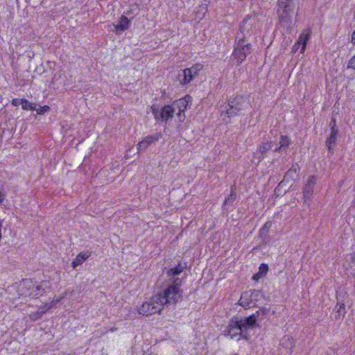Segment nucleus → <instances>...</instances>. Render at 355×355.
I'll return each mask as SVG.
<instances>
[{
    "instance_id": "nucleus-8",
    "label": "nucleus",
    "mask_w": 355,
    "mask_h": 355,
    "mask_svg": "<svg viewBox=\"0 0 355 355\" xmlns=\"http://www.w3.org/2000/svg\"><path fill=\"white\" fill-rule=\"evenodd\" d=\"M202 69L203 65L202 64H193L191 67L182 70L178 74V80L182 85H187L199 76V73Z\"/></svg>"
},
{
    "instance_id": "nucleus-34",
    "label": "nucleus",
    "mask_w": 355,
    "mask_h": 355,
    "mask_svg": "<svg viewBox=\"0 0 355 355\" xmlns=\"http://www.w3.org/2000/svg\"><path fill=\"white\" fill-rule=\"evenodd\" d=\"M284 182H285L284 180H282L279 183V184L275 189V193H279L280 192L281 188L284 185Z\"/></svg>"
},
{
    "instance_id": "nucleus-37",
    "label": "nucleus",
    "mask_w": 355,
    "mask_h": 355,
    "mask_svg": "<svg viewBox=\"0 0 355 355\" xmlns=\"http://www.w3.org/2000/svg\"><path fill=\"white\" fill-rule=\"evenodd\" d=\"M351 42L353 44H355V30L353 31L352 34Z\"/></svg>"
},
{
    "instance_id": "nucleus-4",
    "label": "nucleus",
    "mask_w": 355,
    "mask_h": 355,
    "mask_svg": "<svg viewBox=\"0 0 355 355\" xmlns=\"http://www.w3.org/2000/svg\"><path fill=\"white\" fill-rule=\"evenodd\" d=\"M250 103L248 97L238 95L232 97L228 100L224 114L229 118L240 115L242 112L250 107Z\"/></svg>"
},
{
    "instance_id": "nucleus-2",
    "label": "nucleus",
    "mask_w": 355,
    "mask_h": 355,
    "mask_svg": "<svg viewBox=\"0 0 355 355\" xmlns=\"http://www.w3.org/2000/svg\"><path fill=\"white\" fill-rule=\"evenodd\" d=\"M182 281L177 277L172 284L169 285L165 290L157 295L159 298V302L162 306L166 304H175L181 298L182 291L180 289Z\"/></svg>"
},
{
    "instance_id": "nucleus-23",
    "label": "nucleus",
    "mask_w": 355,
    "mask_h": 355,
    "mask_svg": "<svg viewBox=\"0 0 355 355\" xmlns=\"http://www.w3.org/2000/svg\"><path fill=\"white\" fill-rule=\"evenodd\" d=\"M90 255L91 253L89 252H83L79 253L72 261V267L75 268L78 266L81 265L90 257Z\"/></svg>"
},
{
    "instance_id": "nucleus-38",
    "label": "nucleus",
    "mask_w": 355,
    "mask_h": 355,
    "mask_svg": "<svg viewBox=\"0 0 355 355\" xmlns=\"http://www.w3.org/2000/svg\"><path fill=\"white\" fill-rule=\"evenodd\" d=\"M5 200V195L0 192V204H1Z\"/></svg>"
},
{
    "instance_id": "nucleus-40",
    "label": "nucleus",
    "mask_w": 355,
    "mask_h": 355,
    "mask_svg": "<svg viewBox=\"0 0 355 355\" xmlns=\"http://www.w3.org/2000/svg\"><path fill=\"white\" fill-rule=\"evenodd\" d=\"M334 124L336 125V120L332 119L331 121V123H330V125L334 126Z\"/></svg>"
},
{
    "instance_id": "nucleus-39",
    "label": "nucleus",
    "mask_w": 355,
    "mask_h": 355,
    "mask_svg": "<svg viewBox=\"0 0 355 355\" xmlns=\"http://www.w3.org/2000/svg\"><path fill=\"white\" fill-rule=\"evenodd\" d=\"M116 330H117V327H111V328L109 329V331H111V332H114V331H116Z\"/></svg>"
},
{
    "instance_id": "nucleus-27",
    "label": "nucleus",
    "mask_w": 355,
    "mask_h": 355,
    "mask_svg": "<svg viewBox=\"0 0 355 355\" xmlns=\"http://www.w3.org/2000/svg\"><path fill=\"white\" fill-rule=\"evenodd\" d=\"M235 186L233 185L231 187V191L230 195L225 198L224 201V205H232L235 198L236 194L234 193Z\"/></svg>"
},
{
    "instance_id": "nucleus-20",
    "label": "nucleus",
    "mask_w": 355,
    "mask_h": 355,
    "mask_svg": "<svg viewBox=\"0 0 355 355\" xmlns=\"http://www.w3.org/2000/svg\"><path fill=\"white\" fill-rule=\"evenodd\" d=\"M338 135V130L335 125L331 127V133L329 137L326 140V145L328 148V150L331 152L333 147L336 145L337 141V137Z\"/></svg>"
},
{
    "instance_id": "nucleus-13",
    "label": "nucleus",
    "mask_w": 355,
    "mask_h": 355,
    "mask_svg": "<svg viewBox=\"0 0 355 355\" xmlns=\"http://www.w3.org/2000/svg\"><path fill=\"white\" fill-rule=\"evenodd\" d=\"M273 146V141L272 140H267L261 142L257 146L256 152L254 153V157L258 160V162L262 161Z\"/></svg>"
},
{
    "instance_id": "nucleus-19",
    "label": "nucleus",
    "mask_w": 355,
    "mask_h": 355,
    "mask_svg": "<svg viewBox=\"0 0 355 355\" xmlns=\"http://www.w3.org/2000/svg\"><path fill=\"white\" fill-rule=\"evenodd\" d=\"M309 40V35L302 34L300 35L298 40L292 47V52L296 53L301 47L300 53H303L305 51L307 41Z\"/></svg>"
},
{
    "instance_id": "nucleus-6",
    "label": "nucleus",
    "mask_w": 355,
    "mask_h": 355,
    "mask_svg": "<svg viewBox=\"0 0 355 355\" xmlns=\"http://www.w3.org/2000/svg\"><path fill=\"white\" fill-rule=\"evenodd\" d=\"M163 306L159 302V298L157 295H153L148 301L144 302L139 307L138 312L143 315H150L160 313Z\"/></svg>"
},
{
    "instance_id": "nucleus-3",
    "label": "nucleus",
    "mask_w": 355,
    "mask_h": 355,
    "mask_svg": "<svg viewBox=\"0 0 355 355\" xmlns=\"http://www.w3.org/2000/svg\"><path fill=\"white\" fill-rule=\"evenodd\" d=\"M51 290V284L49 281H42L40 284L33 282L32 279H24V297H29L32 299L38 298Z\"/></svg>"
},
{
    "instance_id": "nucleus-43",
    "label": "nucleus",
    "mask_w": 355,
    "mask_h": 355,
    "mask_svg": "<svg viewBox=\"0 0 355 355\" xmlns=\"http://www.w3.org/2000/svg\"><path fill=\"white\" fill-rule=\"evenodd\" d=\"M125 14L129 15V12L128 11L125 12Z\"/></svg>"
},
{
    "instance_id": "nucleus-15",
    "label": "nucleus",
    "mask_w": 355,
    "mask_h": 355,
    "mask_svg": "<svg viewBox=\"0 0 355 355\" xmlns=\"http://www.w3.org/2000/svg\"><path fill=\"white\" fill-rule=\"evenodd\" d=\"M162 137V135L161 133H157L153 135L145 137L137 144L138 152L144 151L150 145L157 141Z\"/></svg>"
},
{
    "instance_id": "nucleus-18",
    "label": "nucleus",
    "mask_w": 355,
    "mask_h": 355,
    "mask_svg": "<svg viewBox=\"0 0 355 355\" xmlns=\"http://www.w3.org/2000/svg\"><path fill=\"white\" fill-rule=\"evenodd\" d=\"M114 32L116 35H120L126 30H128L131 26V21L125 15H122L117 24H113Z\"/></svg>"
},
{
    "instance_id": "nucleus-11",
    "label": "nucleus",
    "mask_w": 355,
    "mask_h": 355,
    "mask_svg": "<svg viewBox=\"0 0 355 355\" xmlns=\"http://www.w3.org/2000/svg\"><path fill=\"white\" fill-rule=\"evenodd\" d=\"M295 341L294 338L289 335H286L282 338L278 347V353L279 355H291L293 352Z\"/></svg>"
},
{
    "instance_id": "nucleus-41",
    "label": "nucleus",
    "mask_w": 355,
    "mask_h": 355,
    "mask_svg": "<svg viewBox=\"0 0 355 355\" xmlns=\"http://www.w3.org/2000/svg\"><path fill=\"white\" fill-rule=\"evenodd\" d=\"M1 227H2V225H1V223L0 222V240L1 239Z\"/></svg>"
},
{
    "instance_id": "nucleus-17",
    "label": "nucleus",
    "mask_w": 355,
    "mask_h": 355,
    "mask_svg": "<svg viewBox=\"0 0 355 355\" xmlns=\"http://www.w3.org/2000/svg\"><path fill=\"white\" fill-rule=\"evenodd\" d=\"M60 302V300H53L49 303H46L43 306L40 307L35 312L29 315V318L32 321H35L40 318L44 313L51 309L54 305Z\"/></svg>"
},
{
    "instance_id": "nucleus-22",
    "label": "nucleus",
    "mask_w": 355,
    "mask_h": 355,
    "mask_svg": "<svg viewBox=\"0 0 355 355\" xmlns=\"http://www.w3.org/2000/svg\"><path fill=\"white\" fill-rule=\"evenodd\" d=\"M291 144V141L289 137L286 135H281L278 144L275 149V152H286Z\"/></svg>"
},
{
    "instance_id": "nucleus-1",
    "label": "nucleus",
    "mask_w": 355,
    "mask_h": 355,
    "mask_svg": "<svg viewBox=\"0 0 355 355\" xmlns=\"http://www.w3.org/2000/svg\"><path fill=\"white\" fill-rule=\"evenodd\" d=\"M296 0H278L277 5V15L282 26L287 28H292L293 15L295 8Z\"/></svg>"
},
{
    "instance_id": "nucleus-29",
    "label": "nucleus",
    "mask_w": 355,
    "mask_h": 355,
    "mask_svg": "<svg viewBox=\"0 0 355 355\" xmlns=\"http://www.w3.org/2000/svg\"><path fill=\"white\" fill-rule=\"evenodd\" d=\"M250 294H252V298L254 304L255 302L258 301L259 298L263 297L262 293L259 290H250L248 291Z\"/></svg>"
},
{
    "instance_id": "nucleus-9",
    "label": "nucleus",
    "mask_w": 355,
    "mask_h": 355,
    "mask_svg": "<svg viewBox=\"0 0 355 355\" xmlns=\"http://www.w3.org/2000/svg\"><path fill=\"white\" fill-rule=\"evenodd\" d=\"M225 336H229L231 338H236L240 340L242 336L245 340H248L249 336L245 332L240 322L237 320L232 318L228 324L227 329L224 331Z\"/></svg>"
},
{
    "instance_id": "nucleus-10",
    "label": "nucleus",
    "mask_w": 355,
    "mask_h": 355,
    "mask_svg": "<svg viewBox=\"0 0 355 355\" xmlns=\"http://www.w3.org/2000/svg\"><path fill=\"white\" fill-rule=\"evenodd\" d=\"M192 98L189 95L174 101L172 104L173 107L178 110V116L180 121H183L185 119V111L190 107Z\"/></svg>"
},
{
    "instance_id": "nucleus-36",
    "label": "nucleus",
    "mask_w": 355,
    "mask_h": 355,
    "mask_svg": "<svg viewBox=\"0 0 355 355\" xmlns=\"http://www.w3.org/2000/svg\"><path fill=\"white\" fill-rule=\"evenodd\" d=\"M263 276H261L259 272L254 274L252 277V279L254 281H258L261 277H262Z\"/></svg>"
},
{
    "instance_id": "nucleus-35",
    "label": "nucleus",
    "mask_w": 355,
    "mask_h": 355,
    "mask_svg": "<svg viewBox=\"0 0 355 355\" xmlns=\"http://www.w3.org/2000/svg\"><path fill=\"white\" fill-rule=\"evenodd\" d=\"M12 104L15 106H17L20 104L22 105V98H14L12 101Z\"/></svg>"
},
{
    "instance_id": "nucleus-5",
    "label": "nucleus",
    "mask_w": 355,
    "mask_h": 355,
    "mask_svg": "<svg viewBox=\"0 0 355 355\" xmlns=\"http://www.w3.org/2000/svg\"><path fill=\"white\" fill-rule=\"evenodd\" d=\"M150 109L155 120L159 123H166L171 120L175 112V107H173L172 105H164L161 109L152 105Z\"/></svg>"
},
{
    "instance_id": "nucleus-16",
    "label": "nucleus",
    "mask_w": 355,
    "mask_h": 355,
    "mask_svg": "<svg viewBox=\"0 0 355 355\" xmlns=\"http://www.w3.org/2000/svg\"><path fill=\"white\" fill-rule=\"evenodd\" d=\"M316 181L317 178L315 176L312 175L309 177L307 182L303 188V196L305 201H309L311 200Z\"/></svg>"
},
{
    "instance_id": "nucleus-7",
    "label": "nucleus",
    "mask_w": 355,
    "mask_h": 355,
    "mask_svg": "<svg viewBox=\"0 0 355 355\" xmlns=\"http://www.w3.org/2000/svg\"><path fill=\"white\" fill-rule=\"evenodd\" d=\"M251 44L246 43L243 37L240 38L234 44L232 56L239 64H241L245 60L247 55L251 53Z\"/></svg>"
},
{
    "instance_id": "nucleus-42",
    "label": "nucleus",
    "mask_w": 355,
    "mask_h": 355,
    "mask_svg": "<svg viewBox=\"0 0 355 355\" xmlns=\"http://www.w3.org/2000/svg\"><path fill=\"white\" fill-rule=\"evenodd\" d=\"M200 8H201V10H205V9H206V8H205V7H204V6H202Z\"/></svg>"
},
{
    "instance_id": "nucleus-25",
    "label": "nucleus",
    "mask_w": 355,
    "mask_h": 355,
    "mask_svg": "<svg viewBox=\"0 0 355 355\" xmlns=\"http://www.w3.org/2000/svg\"><path fill=\"white\" fill-rule=\"evenodd\" d=\"M184 267H182L180 263L177 267L172 268L167 271V275L168 277H174L175 276L179 275L181 272H183Z\"/></svg>"
},
{
    "instance_id": "nucleus-24",
    "label": "nucleus",
    "mask_w": 355,
    "mask_h": 355,
    "mask_svg": "<svg viewBox=\"0 0 355 355\" xmlns=\"http://www.w3.org/2000/svg\"><path fill=\"white\" fill-rule=\"evenodd\" d=\"M300 171L298 164H294L292 167L285 173L284 181L288 182L290 180H293Z\"/></svg>"
},
{
    "instance_id": "nucleus-12",
    "label": "nucleus",
    "mask_w": 355,
    "mask_h": 355,
    "mask_svg": "<svg viewBox=\"0 0 355 355\" xmlns=\"http://www.w3.org/2000/svg\"><path fill=\"white\" fill-rule=\"evenodd\" d=\"M257 19L254 16L247 15L240 24L239 30L242 33L250 34L257 28Z\"/></svg>"
},
{
    "instance_id": "nucleus-14",
    "label": "nucleus",
    "mask_w": 355,
    "mask_h": 355,
    "mask_svg": "<svg viewBox=\"0 0 355 355\" xmlns=\"http://www.w3.org/2000/svg\"><path fill=\"white\" fill-rule=\"evenodd\" d=\"M260 314V311H256L254 313L249 315L248 317L244 318L239 321L240 324L243 329L245 332H247L248 329H252L258 326L257 321Z\"/></svg>"
},
{
    "instance_id": "nucleus-30",
    "label": "nucleus",
    "mask_w": 355,
    "mask_h": 355,
    "mask_svg": "<svg viewBox=\"0 0 355 355\" xmlns=\"http://www.w3.org/2000/svg\"><path fill=\"white\" fill-rule=\"evenodd\" d=\"M37 106V104H35L33 103H31L24 98V110H34L36 109V107Z\"/></svg>"
},
{
    "instance_id": "nucleus-33",
    "label": "nucleus",
    "mask_w": 355,
    "mask_h": 355,
    "mask_svg": "<svg viewBox=\"0 0 355 355\" xmlns=\"http://www.w3.org/2000/svg\"><path fill=\"white\" fill-rule=\"evenodd\" d=\"M347 69H355V55L348 61Z\"/></svg>"
},
{
    "instance_id": "nucleus-21",
    "label": "nucleus",
    "mask_w": 355,
    "mask_h": 355,
    "mask_svg": "<svg viewBox=\"0 0 355 355\" xmlns=\"http://www.w3.org/2000/svg\"><path fill=\"white\" fill-rule=\"evenodd\" d=\"M250 295H252V294H250L248 291L243 292L241 295L238 304L245 309H248L251 307V306H254V304L252 301V296Z\"/></svg>"
},
{
    "instance_id": "nucleus-31",
    "label": "nucleus",
    "mask_w": 355,
    "mask_h": 355,
    "mask_svg": "<svg viewBox=\"0 0 355 355\" xmlns=\"http://www.w3.org/2000/svg\"><path fill=\"white\" fill-rule=\"evenodd\" d=\"M34 110H35L37 112V114H43L45 112L49 111L50 107L48 105L41 106L40 105H37L36 109H35Z\"/></svg>"
},
{
    "instance_id": "nucleus-32",
    "label": "nucleus",
    "mask_w": 355,
    "mask_h": 355,
    "mask_svg": "<svg viewBox=\"0 0 355 355\" xmlns=\"http://www.w3.org/2000/svg\"><path fill=\"white\" fill-rule=\"evenodd\" d=\"M268 271V266L267 264L266 263H261L259 268V273L261 275V276H264L267 274Z\"/></svg>"
},
{
    "instance_id": "nucleus-26",
    "label": "nucleus",
    "mask_w": 355,
    "mask_h": 355,
    "mask_svg": "<svg viewBox=\"0 0 355 355\" xmlns=\"http://www.w3.org/2000/svg\"><path fill=\"white\" fill-rule=\"evenodd\" d=\"M336 309H337L336 313L338 315H336V319H340V318H344L346 313L345 311V305L344 303H337L336 306Z\"/></svg>"
},
{
    "instance_id": "nucleus-28",
    "label": "nucleus",
    "mask_w": 355,
    "mask_h": 355,
    "mask_svg": "<svg viewBox=\"0 0 355 355\" xmlns=\"http://www.w3.org/2000/svg\"><path fill=\"white\" fill-rule=\"evenodd\" d=\"M271 227V223L270 222H266L263 225V227L259 230V236L262 239H266V237L268 236L269 230Z\"/></svg>"
}]
</instances>
